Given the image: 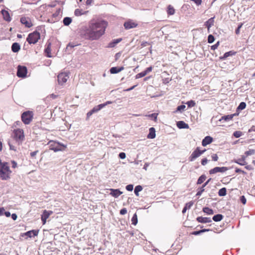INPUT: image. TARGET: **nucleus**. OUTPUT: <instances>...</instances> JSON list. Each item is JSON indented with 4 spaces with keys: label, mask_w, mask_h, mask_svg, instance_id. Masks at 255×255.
Wrapping results in <instances>:
<instances>
[{
    "label": "nucleus",
    "mask_w": 255,
    "mask_h": 255,
    "mask_svg": "<svg viewBox=\"0 0 255 255\" xmlns=\"http://www.w3.org/2000/svg\"><path fill=\"white\" fill-rule=\"evenodd\" d=\"M107 22L104 20H91L80 28V35L86 40H97L105 33Z\"/></svg>",
    "instance_id": "obj_1"
},
{
    "label": "nucleus",
    "mask_w": 255,
    "mask_h": 255,
    "mask_svg": "<svg viewBox=\"0 0 255 255\" xmlns=\"http://www.w3.org/2000/svg\"><path fill=\"white\" fill-rule=\"evenodd\" d=\"M11 171L7 162H2L0 159V176L3 180H5L9 177Z\"/></svg>",
    "instance_id": "obj_2"
},
{
    "label": "nucleus",
    "mask_w": 255,
    "mask_h": 255,
    "mask_svg": "<svg viewBox=\"0 0 255 255\" xmlns=\"http://www.w3.org/2000/svg\"><path fill=\"white\" fill-rule=\"evenodd\" d=\"M33 113L28 111L24 112L21 115V120L25 125H28L32 121L33 119Z\"/></svg>",
    "instance_id": "obj_3"
},
{
    "label": "nucleus",
    "mask_w": 255,
    "mask_h": 255,
    "mask_svg": "<svg viewBox=\"0 0 255 255\" xmlns=\"http://www.w3.org/2000/svg\"><path fill=\"white\" fill-rule=\"evenodd\" d=\"M40 37L39 33L37 31H34L28 35L26 40L29 44H35L40 39Z\"/></svg>",
    "instance_id": "obj_4"
},
{
    "label": "nucleus",
    "mask_w": 255,
    "mask_h": 255,
    "mask_svg": "<svg viewBox=\"0 0 255 255\" xmlns=\"http://www.w3.org/2000/svg\"><path fill=\"white\" fill-rule=\"evenodd\" d=\"M27 69L25 66L19 65L17 68V76L22 78L26 77Z\"/></svg>",
    "instance_id": "obj_5"
},
{
    "label": "nucleus",
    "mask_w": 255,
    "mask_h": 255,
    "mask_svg": "<svg viewBox=\"0 0 255 255\" xmlns=\"http://www.w3.org/2000/svg\"><path fill=\"white\" fill-rule=\"evenodd\" d=\"M206 149L200 150L199 147H197L196 149L192 152L190 156L189 159L190 161H194L195 159L199 157L202 154H203Z\"/></svg>",
    "instance_id": "obj_6"
},
{
    "label": "nucleus",
    "mask_w": 255,
    "mask_h": 255,
    "mask_svg": "<svg viewBox=\"0 0 255 255\" xmlns=\"http://www.w3.org/2000/svg\"><path fill=\"white\" fill-rule=\"evenodd\" d=\"M69 74L66 72H62L58 76V82L59 84L63 85L65 84L69 78Z\"/></svg>",
    "instance_id": "obj_7"
},
{
    "label": "nucleus",
    "mask_w": 255,
    "mask_h": 255,
    "mask_svg": "<svg viewBox=\"0 0 255 255\" xmlns=\"http://www.w3.org/2000/svg\"><path fill=\"white\" fill-rule=\"evenodd\" d=\"M38 230H32L21 234V236L25 237V239H27L28 238H31L37 236L38 234Z\"/></svg>",
    "instance_id": "obj_8"
},
{
    "label": "nucleus",
    "mask_w": 255,
    "mask_h": 255,
    "mask_svg": "<svg viewBox=\"0 0 255 255\" xmlns=\"http://www.w3.org/2000/svg\"><path fill=\"white\" fill-rule=\"evenodd\" d=\"M229 169L227 167H216L213 169H211L210 170H209V173L210 174H215L217 172H221L223 173L227 170H228Z\"/></svg>",
    "instance_id": "obj_9"
},
{
    "label": "nucleus",
    "mask_w": 255,
    "mask_h": 255,
    "mask_svg": "<svg viewBox=\"0 0 255 255\" xmlns=\"http://www.w3.org/2000/svg\"><path fill=\"white\" fill-rule=\"evenodd\" d=\"M53 214L52 211H47L44 210L41 215V219L43 225L46 223V220L49 217V216Z\"/></svg>",
    "instance_id": "obj_10"
},
{
    "label": "nucleus",
    "mask_w": 255,
    "mask_h": 255,
    "mask_svg": "<svg viewBox=\"0 0 255 255\" xmlns=\"http://www.w3.org/2000/svg\"><path fill=\"white\" fill-rule=\"evenodd\" d=\"M21 23L27 27H30L32 26V24L31 21V20L29 17H22L20 18Z\"/></svg>",
    "instance_id": "obj_11"
},
{
    "label": "nucleus",
    "mask_w": 255,
    "mask_h": 255,
    "mask_svg": "<svg viewBox=\"0 0 255 255\" xmlns=\"http://www.w3.org/2000/svg\"><path fill=\"white\" fill-rule=\"evenodd\" d=\"M137 26V24L133 21L132 20H129L126 21L124 23L125 28L126 29H129L131 28H135Z\"/></svg>",
    "instance_id": "obj_12"
},
{
    "label": "nucleus",
    "mask_w": 255,
    "mask_h": 255,
    "mask_svg": "<svg viewBox=\"0 0 255 255\" xmlns=\"http://www.w3.org/2000/svg\"><path fill=\"white\" fill-rule=\"evenodd\" d=\"M50 149L53 150L55 152L60 151L61 149L59 147L58 143L54 142L53 141H50Z\"/></svg>",
    "instance_id": "obj_13"
},
{
    "label": "nucleus",
    "mask_w": 255,
    "mask_h": 255,
    "mask_svg": "<svg viewBox=\"0 0 255 255\" xmlns=\"http://www.w3.org/2000/svg\"><path fill=\"white\" fill-rule=\"evenodd\" d=\"M213 141V138L210 136H206L202 141V145L203 146H206L208 144L211 143Z\"/></svg>",
    "instance_id": "obj_14"
},
{
    "label": "nucleus",
    "mask_w": 255,
    "mask_h": 255,
    "mask_svg": "<svg viewBox=\"0 0 255 255\" xmlns=\"http://www.w3.org/2000/svg\"><path fill=\"white\" fill-rule=\"evenodd\" d=\"M110 190L111 191L110 194L115 198L118 197L123 193L119 189H110Z\"/></svg>",
    "instance_id": "obj_15"
},
{
    "label": "nucleus",
    "mask_w": 255,
    "mask_h": 255,
    "mask_svg": "<svg viewBox=\"0 0 255 255\" xmlns=\"http://www.w3.org/2000/svg\"><path fill=\"white\" fill-rule=\"evenodd\" d=\"M19 139L21 142L24 139V132L22 129H17V140Z\"/></svg>",
    "instance_id": "obj_16"
},
{
    "label": "nucleus",
    "mask_w": 255,
    "mask_h": 255,
    "mask_svg": "<svg viewBox=\"0 0 255 255\" xmlns=\"http://www.w3.org/2000/svg\"><path fill=\"white\" fill-rule=\"evenodd\" d=\"M197 221L199 223H211L212 222L210 218L208 217H198L197 218Z\"/></svg>",
    "instance_id": "obj_17"
},
{
    "label": "nucleus",
    "mask_w": 255,
    "mask_h": 255,
    "mask_svg": "<svg viewBox=\"0 0 255 255\" xmlns=\"http://www.w3.org/2000/svg\"><path fill=\"white\" fill-rule=\"evenodd\" d=\"M211 178L209 179L205 183H204L202 186L200 188V189L198 191L196 196H200L202 193L205 190V187L209 183V182L211 181Z\"/></svg>",
    "instance_id": "obj_18"
},
{
    "label": "nucleus",
    "mask_w": 255,
    "mask_h": 255,
    "mask_svg": "<svg viewBox=\"0 0 255 255\" xmlns=\"http://www.w3.org/2000/svg\"><path fill=\"white\" fill-rule=\"evenodd\" d=\"M177 127L180 128H188L189 126L187 124L185 123L184 121H179L177 123Z\"/></svg>",
    "instance_id": "obj_19"
},
{
    "label": "nucleus",
    "mask_w": 255,
    "mask_h": 255,
    "mask_svg": "<svg viewBox=\"0 0 255 255\" xmlns=\"http://www.w3.org/2000/svg\"><path fill=\"white\" fill-rule=\"evenodd\" d=\"M155 129L154 128L152 127L149 128V132L147 136V137L149 139H153L155 137Z\"/></svg>",
    "instance_id": "obj_20"
},
{
    "label": "nucleus",
    "mask_w": 255,
    "mask_h": 255,
    "mask_svg": "<svg viewBox=\"0 0 255 255\" xmlns=\"http://www.w3.org/2000/svg\"><path fill=\"white\" fill-rule=\"evenodd\" d=\"M124 69V67H113L110 69V71L111 73H112V74H117V73L120 72Z\"/></svg>",
    "instance_id": "obj_21"
},
{
    "label": "nucleus",
    "mask_w": 255,
    "mask_h": 255,
    "mask_svg": "<svg viewBox=\"0 0 255 255\" xmlns=\"http://www.w3.org/2000/svg\"><path fill=\"white\" fill-rule=\"evenodd\" d=\"M214 18L215 17L210 18L205 23V25L207 27L208 30H209L210 27L214 25Z\"/></svg>",
    "instance_id": "obj_22"
},
{
    "label": "nucleus",
    "mask_w": 255,
    "mask_h": 255,
    "mask_svg": "<svg viewBox=\"0 0 255 255\" xmlns=\"http://www.w3.org/2000/svg\"><path fill=\"white\" fill-rule=\"evenodd\" d=\"M122 41V38H118L113 40V41L109 43L108 47L112 48L115 47L118 43Z\"/></svg>",
    "instance_id": "obj_23"
},
{
    "label": "nucleus",
    "mask_w": 255,
    "mask_h": 255,
    "mask_svg": "<svg viewBox=\"0 0 255 255\" xmlns=\"http://www.w3.org/2000/svg\"><path fill=\"white\" fill-rule=\"evenodd\" d=\"M1 13L3 16L4 19L8 21H10V17L8 12L5 10H1Z\"/></svg>",
    "instance_id": "obj_24"
},
{
    "label": "nucleus",
    "mask_w": 255,
    "mask_h": 255,
    "mask_svg": "<svg viewBox=\"0 0 255 255\" xmlns=\"http://www.w3.org/2000/svg\"><path fill=\"white\" fill-rule=\"evenodd\" d=\"M88 12V11H83L82 9H76L75 11H74V14L76 16H80V15H82L83 14H86Z\"/></svg>",
    "instance_id": "obj_25"
},
{
    "label": "nucleus",
    "mask_w": 255,
    "mask_h": 255,
    "mask_svg": "<svg viewBox=\"0 0 255 255\" xmlns=\"http://www.w3.org/2000/svg\"><path fill=\"white\" fill-rule=\"evenodd\" d=\"M103 108H104V105L100 104L98 106L94 107L91 110L94 113H95L98 112Z\"/></svg>",
    "instance_id": "obj_26"
},
{
    "label": "nucleus",
    "mask_w": 255,
    "mask_h": 255,
    "mask_svg": "<svg viewBox=\"0 0 255 255\" xmlns=\"http://www.w3.org/2000/svg\"><path fill=\"white\" fill-rule=\"evenodd\" d=\"M167 12L169 15H173L175 13V9L172 5H169L167 7Z\"/></svg>",
    "instance_id": "obj_27"
},
{
    "label": "nucleus",
    "mask_w": 255,
    "mask_h": 255,
    "mask_svg": "<svg viewBox=\"0 0 255 255\" xmlns=\"http://www.w3.org/2000/svg\"><path fill=\"white\" fill-rule=\"evenodd\" d=\"M223 218V216L221 214H217L213 216V220L215 222H219L221 221Z\"/></svg>",
    "instance_id": "obj_28"
},
{
    "label": "nucleus",
    "mask_w": 255,
    "mask_h": 255,
    "mask_svg": "<svg viewBox=\"0 0 255 255\" xmlns=\"http://www.w3.org/2000/svg\"><path fill=\"white\" fill-rule=\"evenodd\" d=\"M63 23L65 25H69L72 22V19L69 17H66L63 19Z\"/></svg>",
    "instance_id": "obj_29"
},
{
    "label": "nucleus",
    "mask_w": 255,
    "mask_h": 255,
    "mask_svg": "<svg viewBox=\"0 0 255 255\" xmlns=\"http://www.w3.org/2000/svg\"><path fill=\"white\" fill-rule=\"evenodd\" d=\"M203 211L208 215H212L214 214L213 210L208 207H205L203 209Z\"/></svg>",
    "instance_id": "obj_30"
},
{
    "label": "nucleus",
    "mask_w": 255,
    "mask_h": 255,
    "mask_svg": "<svg viewBox=\"0 0 255 255\" xmlns=\"http://www.w3.org/2000/svg\"><path fill=\"white\" fill-rule=\"evenodd\" d=\"M234 116H235V114H232V115L223 116L222 117V119L220 120V121L221 120H224L226 121L231 120L233 118Z\"/></svg>",
    "instance_id": "obj_31"
},
{
    "label": "nucleus",
    "mask_w": 255,
    "mask_h": 255,
    "mask_svg": "<svg viewBox=\"0 0 255 255\" xmlns=\"http://www.w3.org/2000/svg\"><path fill=\"white\" fill-rule=\"evenodd\" d=\"M206 179V176L205 175L203 174L201 176L199 177L197 180V184H202Z\"/></svg>",
    "instance_id": "obj_32"
},
{
    "label": "nucleus",
    "mask_w": 255,
    "mask_h": 255,
    "mask_svg": "<svg viewBox=\"0 0 255 255\" xmlns=\"http://www.w3.org/2000/svg\"><path fill=\"white\" fill-rule=\"evenodd\" d=\"M193 205V202H190L189 203H187L184 208L183 209L182 213H185L187 210V209H190L191 207Z\"/></svg>",
    "instance_id": "obj_33"
},
{
    "label": "nucleus",
    "mask_w": 255,
    "mask_h": 255,
    "mask_svg": "<svg viewBox=\"0 0 255 255\" xmlns=\"http://www.w3.org/2000/svg\"><path fill=\"white\" fill-rule=\"evenodd\" d=\"M234 52H233V51H229V52H226L223 57H220V59H222V60H224L225 59H226V58H227L228 57L230 56H232L233 55H234Z\"/></svg>",
    "instance_id": "obj_34"
},
{
    "label": "nucleus",
    "mask_w": 255,
    "mask_h": 255,
    "mask_svg": "<svg viewBox=\"0 0 255 255\" xmlns=\"http://www.w3.org/2000/svg\"><path fill=\"white\" fill-rule=\"evenodd\" d=\"M226 192H227V190H226V188L224 187V188H222L221 189H220L219 190V192H218V195L220 196H224L226 195Z\"/></svg>",
    "instance_id": "obj_35"
},
{
    "label": "nucleus",
    "mask_w": 255,
    "mask_h": 255,
    "mask_svg": "<svg viewBox=\"0 0 255 255\" xmlns=\"http://www.w3.org/2000/svg\"><path fill=\"white\" fill-rule=\"evenodd\" d=\"M142 190V187L140 185H137L134 188V193L136 195V196H138L139 195L138 192L141 191Z\"/></svg>",
    "instance_id": "obj_36"
},
{
    "label": "nucleus",
    "mask_w": 255,
    "mask_h": 255,
    "mask_svg": "<svg viewBox=\"0 0 255 255\" xmlns=\"http://www.w3.org/2000/svg\"><path fill=\"white\" fill-rule=\"evenodd\" d=\"M234 162L241 165H245L247 164L246 161H244V159H242L241 158L235 160Z\"/></svg>",
    "instance_id": "obj_37"
},
{
    "label": "nucleus",
    "mask_w": 255,
    "mask_h": 255,
    "mask_svg": "<svg viewBox=\"0 0 255 255\" xmlns=\"http://www.w3.org/2000/svg\"><path fill=\"white\" fill-rule=\"evenodd\" d=\"M246 103L242 102H241L237 108L238 110H243L246 108Z\"/></svg>",
    "instance_id": "obj_38"
},
{
    "label": "nucleus",
    "mask_w": 255,
    "mask_h": 255,
    "mask_svg": "<svg viewBox=\"0 0 255 255\" xmlns=\"http://www.w3.org/2000/svg\"><path fill=\"white\" fill-rule=\"evenodd\" d=\"M51 43H49L47 47V48L45 49V52L47 53V56L48 57H51V56L50 55L51 50H50V46Z\"/></svg>",
    "instance_id": "obj_39"
},
{
    "label": "nucleus",
    "mask_w": 255,
    "mask_h": 255,
    "mask_svg": "<svg viewBox=\"0 0 255 255\" xmlns=\"http://www.w3.org/2000/svg\"><path fill=\"white\" fill-rule=\"evenodd\" d=\"M132 224L136 225L137 223V217L136 214H134L131 219Z\"/></svg>",
    "instance_id": "obj_40"
},
{
    "label": "nucleus",
    "mask_w": 255,
    "mask_h": 255,
    "mask_svg": "<svg viewBox=\"0 0 255 255\" xmlns=\"http://www.w3.org/2000/svg\"><path fill=\"white\" fill-rule=\"evenodd\" d=\"M186 106L185 105H180L177 107L176 110L174 112L175 113L177 112H182L185 109Z\"/></svg>",
    "instance_id": "obj_41"
},
{
    "label": "nucleus",
    "mask_w": 255,
    "mask_h": 255,
    "mask_svg": "<svg viewBox=\"0 0 255 255\" xmlns=\"http://www.w3.org/2000/svg\"><path fill=\"white\" fill-rule=\"evenodd\" d=\"M189 108L193 107L195 106L196 103L194 101L190 100L186 102V103Z\"/></svg>",
    "instance_id": "obj_42"
},
{
    "label": "nucleus",
    "mask_w": 255,
    "mask_h": 255,
    "mask_svg": "<svg viewBox=\"0 0 255 255\" xmlns=\"http://www.w3.org/2000/svg\"><path fill=\"white\" fill-rule=\"evenodd\" d=\"M255 153V149H250L245 152V154L246 155V156L253 155Z\"/></svg>",
    "instance_id": "obj_43"
},
{
    "label": "nucleus",
    "mask_w": 255,
    "mask_h": 255,
    "mask_svg": "<svg viewBox=\"0 0 255 255\" xmlns=\"http://www.w3.org/2000/svg\"><path fill=\"white\" fill-rule=\"evenodd\" d=\"M146 75V73L144 71L143 72H141L136 74L135 76V78H136V79L140 78H142V77L145 76Z\"/></svg>",
    "instance_id": "obj_44"
},
{
    "label": "nucleus",
    "mask_w": 255,
    "mask_h": 255,
    "mask_svg": "<svg viewBox=\"0 0 255 255\" xmlns=\"http://www.w3.org/2000/svg\"><path fill=\"white\" fill-rule=\"evenodd\" d=\"M233 135L236 138H238L242 136V132L241 131H236L234 132Z\"/></svg>",
    "instance_id": "obj_45"
},
{
    "label": "nucleus",
    "mask_w": 255,
    "mask_h": 255,
    "mask_svg": "<svg viewBox=\"0 0 255 255\" xmlns=\"http://www.w3.org/2000/svg\"><path fill=\"white\" fill-rule=\"evenodd\" d=\"M214 40H215L214 37L212 35L210 34L208 36V43H212L214 42Z\"/></svg>",
    "instance_id": "obj_46"
},
{
    "label": "nucleus",
    "mask_w": 255,
    "mask_h": 255,
    "mask_svg": "<svg viewBox=\"0 0 255 255\" xmlns=\"http://www.w3.org/2000/svg\"><path fill=\"white\" fill-rule=\"evenodd\" d=\"M243 24L242 23H240L238 26V28H237V29L236 30V34H240V29L241 28V27H242Z\"/></svg>",
    "instance_id": "obj_47"
},
{
    "label": "nucleus",
    "mask_w": 255,
    "mask_h": 255,
    "mask_svg": "<svg viewBox=\"0 0 255 255\" xmlns=\"http://www.w3.org/2000/svg\"><path fill=\"white\" fill-rule=\"evenodd\" d=\"M126 188L128 191H131L133 189V186L132 184H129L126 186Z\"/></svg>",
    "instance_id": "obj_48"
},
{
    "label": "nucleus",
    "mask_w": 255,
    "mask_h": 255,
    "mask_svg": "<svg viewBox=\"0 0 255 255\" xmlns=\"http://www.w3.org/2000/svg\"><path fill=\"white\" fill-rule=\"evenodd\" d=\"M240 200H241V202L243 204H245L246 203V202H247L246 198H245V197L244 196H242L240 197Z\"/></svg>",
    "instance_id": "obj_49"
},
{
    "label": "nucleus",
    "mask_w": 255,
    "mask_h": 255,
    "mask_svg": "<svg viewBox=\"0 0 255 255\" xmlns=\"http://www.w3.org/2000/svg\"><path fill=\"white\" fill-rule=\"evenodd\" d=\"M147 116L149 117L153 118L154 121H155L156 120V119H157V114H155V113H153V114L149 115Z\"/></svg>",
    "instance_id": "obj_50"
},
{
    "label": "nucleus",
    "mask_w": 255,
    "mask_h": 255,
    "mask_svg": "<svg viewBox=\"0 0 255 255\" xmlns=\"http://www.w3.org/2000/svg\"><path fill=\"white\" fill-rule=\"evenodd\" d=\"M219 43H220V42H219V41H218L215 44L212 45L211 46V49H212V50L216 49L218 48V47L219 46Z\"/></svg>",
    "instance_id": "obj_51"
},
{
    "label": "nucleus",
    "mask_w": 255,
    "mask_h": 255,
    "mask_svg": "<svg viewBox=\"0 0 255 255\" xmlns=\"http://www.w3.org/2000/svg\"><path fill=\"white\" fill-rule=\"evenodd\" d=\"M119 156L120 158L124 159L126 158V155L125 152H121L120 153Z\"/></svg>",
    "instance_id": "obj_52"
},
{
    "label": "nucleus",
    "mask_w": 255,
    "mask_h": 255,
    "mask_svg": "<svg viewBox=\"0 0 255 255\" xmlns=\"http://www.w3.org/2000/svg\"><path fill=\"white\" fill-rule=\"evenodd\" d=\"M77 45H78V44H74L72 43H69L67 46V48H68L69 47L73 48Z\"/></svg>",
    "instance_id": "obj_53"
},
{
    "label": "nucleus",
    "mask_w": 255,
    "mask_h": 255,
    "mask_svg": "<svg viewBox=\"0 0 255 255\" xmlns=\"http://www.w3.org/2000/svg\"><path fill=\"white\" fill-rule=\"evenodd\" d=\"M213 160L216 161L218 159V156L216 154H214L212 155Z\"/></svg>",
    "instance_id": "obj_54"
},
{
    "label": "nucleus",
    "mask_w": 255,
    "mask_h": 255,
    "mask_svg": "<svg viewBox=\"0 0 255 255\" xmlns=\"http://www.w3.org/2000/svg\"><path fill=\"white\" fill-rule=\"evenodd\" d=\"M121 54H122L121 52H118L116 54L115 57V60L116 61L118 60L120 58Z\"/></svg>",
    "instance_id": "obj_55"
},
{
    "label": "nucleus",
    "mask_w": 255,
    "mask_h": 255,
    "mask_svg": "<svg viewBox=\"0 0 255 255\" xmlns=\"http://www.w3.org/2000/svg\"><path fill=\"white\" fill-rule=\"evenodd\" d=\"M127 213V210L126 208H123L120 210V214L121 215H125Z\"/></svg>",
    "instance_id": "obj_56"
},
{
    "label": "nucleus",
    "mask_w": 255,
    "mask_h": 255,
    "mask_svg": "<svg viewBox=\"0 0 255 255\" xmlns=\"http://www.w3.org/2000/svg\"><path fill=\"white\" fill-rule=\"evenodd\" d=\"M11 49L13 52H16V42H14L12 44L11 46Z\"/></svg>",
    "instance_id": "obj_57"
},
{
    "label": "nucleus",
    "mask_w": 255,
    "mask_h": 255,
    "mask_svg": "<svg viewBox=\"0 0 255 255\" xmlns=\"http://www.w3.org/2000/svg\"><path fill=\"white\" fill-rule=\"evenodd\" d=\"M208 162V160L207 158H204L201 160V164L202 165H205Z\"/></svg>",
    "instance_id": "obj_58"
},
{
    "label": "nucleus",
    "mask_w": 255,
    "mask_h": 255,
    "mask_svg": "<svg viewBox=\"0 0 255 255\" xmlns=\"http://www.w3.org/2000/svg\"><path fill=\"white\" fill-rule=\"evenodd\" d=\"M152 66H150V67H148L147 68H146V69L144 71V72L146 73V74H147V73L151 72L152 71Z\"/></svg>",
    "instance_id": "obj_59"
},
{
    "label": "nucleus",
    "mask_w": 255,
    "mask_h": 255,
    "mask_svg": "<svg viewBox=\"0 0 255 255\" xmlns=\"http://www.w3.org/2000/svg\"><path fill=\"white\" fill-rule=\"evenodd\" d=\"M38 152V150H36V151L31 152L30 156L32 157H34L36 155V154Z\"/></svg>",
    "instance_id": "obj_60"
},
{
    "label": "nucleus",
    "mask_w": 255,
    "mask_h": 255,
    "mask_svg": "<svg viewBox=\"0 0 255 255\" xmlns=\"http://www.w3.org/2000/svg\"><path fill=\"white\" fill-rule=\"evenodd\" d=\"M5 210L3 208H0V216H2L4 214Z\"/></svg>",
    "instance_id": "obj_61"
},
{
    "label": "nucleus",
    "mask_w": 255,
    "mask_h": 255,
    "mask_svg": "<svg viewBox=\"0 0 255 255\" xmlns=\"http://www.w3.org/2000/svg\"><path fill=\"white\" fill-rule=\"evenodd\" d=\"M94 114V113L92 112V110H91L90 111H89V112L87 113V117L88 118H89L90 116H91L93 114Z\"/></svg>",
    "instance_id": "obj_62"
},
{
    "label": "nucleus",
    "mask_w": 255,
    "mask_h": 255,
    "mask_svg": "<svg viewBox=\"0 0 255 255\" xmlns=\"http://www.w3.org/2000/svg\"><path fill=\"white\" fill-rule=\"evenodd\" d=\"M94 114V113L92 112V110H91L90 111H89V112L87 113V117L88 118H89L90 116H91L93 114Z\"/></svg>",
    "instance_id": "obj_63"
},
{
    "label": "nucleus",
    "mask_w": 255,
    "mask_h": 255,
    "mask_svg": "<svg viewBox=\"0 0 255 255\" xmlns=\"http://www.w3.org/2000/svg\"><path fill=\"white\" fill-rule=\"evenodd\" d=\"M149 43H148L146 41H143L142 42L141 44V45L142 46V47H145L147 45H149Z\"/></svg>",
    "instance_id": "obj_64"
}]
</instances>
